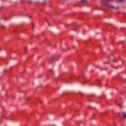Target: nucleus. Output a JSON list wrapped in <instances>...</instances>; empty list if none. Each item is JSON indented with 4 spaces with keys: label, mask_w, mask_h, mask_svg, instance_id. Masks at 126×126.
<instances>
[{
    "label": "nucleus",
    "mask_w": 126,
    "mask_h": 126,
    "mask_svg": "<svg viewBox=\"0 0 126 126\" xmlns=\"http://www.w3.org/2000/svg\"><path fill=\"white\" fill-rule=\"evenodd\" d=\"M107 6L109 8H112V9H115L116 8V7L114 5H107Z\"/></svg>",
    "instance_id": "1"
},
{
    "label": "nucleus",
    "mask_w": 126,
    "mask_h": 126,
    "mask_svg": "<svg viewBox=\"0 0 126 126\" xmlns=\"http://www.w3.org/2000/svg\"><path fill=\"white\" fill-rule=\"evenodd\" d=\"M123 117L124 119H126V113L125 112H123Z\"/></svg>",
    "instance_id": "2"
},
{
    "label": "nucleus",
    "mask_w": 126,
    "mask_h": 126,
    "mask_svg": "<svg viewBox=\"0 0 126 126\" xmlns=\"http://www.w3.org/2000/svg\"><path fill=\"white\" fill-rule=\"evenodd\" d=\"M81 1H83V2H86L87 0H81Z\"/></svg>",
    "instance_id": "3"
},
{
    "label": "nucleus",
    "mask_w": 126,
    "mask_h": 126,
    "mask_svg": "<svg viewBox=\"0 0 126 126\" xmlns=\"http://www.w3.org/2000/svg\"><path fill=\"white\" fill-rule=\"evenodd\" d=\"M118 1H120L121 2H122L123 1H125V0H118Z\"/></svg>",
    "instance_id": "4"
},
{
    "label": "nucleus",
    "mask_w": 126,
    "mask_h": 126,
    "mask_svg": "<svg viewBox=\"0 0 126 126\" xmlns=\"http://www.w3.org/2000/svg\"><path fill=\"white\" fill-rule=\"evenodd\" d=\"M51 60H54V57L53 56L51 57Z\"/></svg>",
    "instance_id": "5"
},
{
    "label": "nucleus",
    "mask_w": 126,
    "mask_h": 126,
    "mask_svg": "<svg viewBox=\"0 0 126 126\" xmlns=\"http://www.w3.org/2000/svg\"><path fill=\"white\" fill-rule=\"evenodd\" d=\"M38 78H40L41 76H38Z\"/></svg>",
    "instance_id": "6"
},
{
    "label": "nucleus",
    "mask_w": 126,
    "mask_h": 126,
    "mask_svg": "<svg viewBox=\"0 0 126 126\" xmlns=\"http://www.w3.org/2000/svg\"><path fill=\"white\" fill-rule=\"evenodd\" d=\"M2 28H4V26H1Z\"/></svg>",
    "instance_id": "7"
},
{
    "label": "nucleus",
    "mask_w": 126,
    "mask_h": 126,
    "mask_svg": "<svg viewBox=\"0 0 126 126\" xmlns=\"http://www.w3.org/2000/svg\"><path fill=\"white\" fill-rule=\"evenodd\" d=\"M56 126L55 125H53V126Z\"/></svg>",
    "instance_id": "8"
},
{
    "label": "nucleus",
    "mask_w": 126,
    "mask_h": 126,
    "mask_svg": "<svg viewBox=\"0 0 126 126\" xmlns=\"http://www.w3.org/2000/svg\"><path fill=\"white\" fill-rule=\"evenodd\" d=\"M1 51V50L0 49V51Z\"/></svg>",
    "instance_id": "9"
},
{
    "label": "nucleus",
    "mask_w": 126,
    "mask_h": 126,
    "mask_svg": "<svg viewBox=\"0 0 126 126\" xmlns=\"http://www.w3.org/2000/svg\"><path fill=\"white\" fill-rule=\"evenodd\" d=\"M105 63H103L104 64Z\"/></svg>",
    "instance_id": "10"
}]
</instances>
